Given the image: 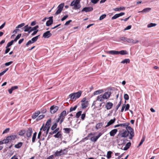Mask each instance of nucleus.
<instances>
[{"label": "nucleus", "instance_id": "obj_1", "mask_svg": "<svg viewBox=\"0 0 159 159\" xmlns=\"http://www.w3.org/2000/svg\"><path fill=\"white\" fill-rule=\"evenodd\" d=\"M129 134V139H132L134 136V134L133 129L130 127H126V130H125L123 132L119 134L118 136L121 137L126 138Z\"/></svg>", "mask_w": 159, "mask_h": 159}, {"label": "nucleus", "instance_id": "obj_2", "mask_svg": "<svg viewBox=\"0 0 159 159\" xmlns=\"http://www.w3.org/2000/svg\"><path fill=\"white\" fill-rule=\"evenodd\" d=\"M112 90H110V91L105 92L103 95H100L98 96L97 98V99H107L110 97Z\"/></svg>", "mask_w": 159, "mask_h": 159}, {"label": "nucleus", "instance_id": "obj_3", "mask_svg": "<svg viewBox=\"0 0 159 159\" xmlns=\"http://www.w3.org/2000/svg\"><path fill=\"white\" fill-rule=\"evenodd\" d=\"M82 92L80 90L77 92L74 93L69 95V98L71 99H76L79 98L81 95Z\"/></svg>", "mask_w": 159, "mask_h": 159}, {"label": "nucleus", "instance_id": "obj_4", "mask_svg": "<svg viewBox=\"0 0 159 159\" xmlns=\"http://www.w3.org/2000/svg\"><path fill=\"white\" fill-rule=\"evenodd\" d=\"M71 6H73L72 8L73 9L77 10L80 8L81 5L80 4V1L78 0H74L70 4Z\"/></svg>", "mask_w": 159, "mask_h": 159}, {"label": "nucleus", "instance_id": "obj_5", "mask_svg": "<svg viewBox=\"0 0 159 159\" xmlns=\"http://www.w3.org/2000/svg\"><path fill=\"white\" fill-rule=\"evenodd\" d=\"M67 148L61 149L60 151H57L54 154L55 157H59L64 154H66L67 153Z\"/></svg>", "mask_w": 159, "mask_h": 159}, {"label": "nucleus", "instance_id": "obj_6", "mask_svg": "<svg viewBox=\"0 0 159 159\" xmlns=\"http://www.w3.org/2000/svg\"><path fill=\"white\" fill-rule=\"evenodd\" d=\"M66 111H63L60 114V115L57 120V122L60 121V124H61L63 121L66 115Z\"/></svg>", "mask_w": 159, "mask_h": 159}, {"label": "nucleus", "instance_id": "obj_7", "mask_svg": "<svg viewBox=\"0 0 159 159\" xmlns=\"http://www.w3.org/2000/svg\"><path fill=\"white\" fill-rule=\"evenodd\" d=\"M64 5V3H61L57 7V10L56 11L55 14L57 15L60 13L63 10V7Z\"/></svg>", "mask_w": 159, "mask_h": 159}, {"label": "nucleus", "instance_id": "obj_8", "mask_svg": "<svg viewBox=\"0 0 159 159\" xmlns=\"http://www.w3.org/2000/svg\"><path fill=\"white\" fill-rule=\"evenodd\" d=\"M16 138V135H12L7 136L6 139V143H8L11 140H13Z\"/></svg>", "mask_w": 159, "mask_h": 159}, {"label": "nucleus", "instance_id": "obj_9", "mask_svg": "<svg viewBox=\"0 0 159 159\" xmlns=\"http://www.w3.org/2000/svg\"><path fill=\"white\" fill-rule=\"evenodd\" d=\"M43 129V131H44V133H45V136H47L48 133L49 129L50 127H48L47 126H46V125H45L44 127H43V125L41 128L40 129V130H41Z\"/></svg>", "mask_w": 159, "mask_h": 159}, {"label": "nucleus", "instance_id": "obj_10", "mask_svg": "<svg viewBox=\"0 0 159 159\" xmlns=\"http://www.w3.org/2000/svg\"><path fill=\"white\" fill-rule=\"evenodd\" d=\"M32 129L31 128H29L27 130L25 131L26 135L27 137H30L31 136L32 133Z\"/></svg>", "mask_w": 159, "mask_h": 159}, {"label": "nucleus", "instance_id": "obj_11", "mask_svg": "<svg viewBox=\"0 0 159 159\" xmlns=\"http://www.w3.org/2000/svg\"><path fill=\"white\" fill-rule=\"evenodd\" d=\"M58 107L57 106H52L50 108V112L52 114H54L58 110Z\"/></svg>", "mask_w": 159, "mask_h": 159}, {"label": "nucleus", "instance_id": "obj_12", "mask_svg": "<svg viewBox=\"0 0 159 159\" xmlns=\"http://www.w3.org/2000/svg\"><path fill=\"white\" fill-rule=\"evenodd\" d=\"M81 102L82 103V108L83 109L85 108L88 105V101L86 100H82Z\"/></svg>", "mask_w": 159, "mask_h": 159}, {"label": "nucleus", "instance_id": "obj_13", "mask_svg": "<svg viewBox=\"0 0 159 159\" xmlns=\"http://www.w3.org/2000/svg\"><path fill=\"white\" fill-rule=\"evenodd\" d=\"M49 20H47L46 23V25L47 26H49L52 24L53 22V17L51 16L49 18Z\"/></svg>", "mask_w": 159, "mask_h": 159}, {"label": "nucleus", "instance_id": "obj_14", "mask_svg": "<svg viewBox=\"0 0 159 159\" xmlns=\"http://www.w3.org/2000/svg\"><path fill=\"white\" fill-rule=\"evenodd\" d=\"M52 35V34L50 33V31H48L43 33V36L45 38H48L51 37Z\"/></svg>", "mask_w": 159, "mask_h": 159}, {"label": "nucleus", "instance_id": "obj_15", "mask_svg": "<svg viewBox=\"0 0 159 159\" xmlns=\"http://www.w3.org/2000/svg\"><path fill=\"white\" fill-rule=\"evenodd\" d=\"M126 42L131 43L133 44H135L136 43H138L139 42V41L138 40H134L132 39L127 38L126 39Z\"/></svg>", "mask_w": 159, "mask_h": 159}, {"label": "nucleus", "instance_id": "obj_16", "mask_svg": "<svg viewBox=\"0 0 159 159\" xmlns=\"http://www.w3.org/2000/svg\"><path fill=\"white\" fill-rule=\"evenodd\" d=\"M93 10V7H85L82 10V12L85 11V12H88L92 11Z\"/></svg>", "mask_w": 159, "mask_h": 159}, {"label": "nucleus", "instance_id": "obj_17", "mask_svg": "<svg viewBox=\"0 0 159 159\" xmlns=\"http://www.w3.org/2000/svg\"><path fill=\"white\" fill-rule=\"evenodd\" d=\"M118 130L117 129H114L111 130L109 133L111 136H114L117 133Z\"/></svg>", "mask_w": 159, "mask_h": 159}, {"label": "nucleus", "instance_id": "obj_18", "mask_svg": "<svg viewBox=\"0 0 159 159\" xmlns=\"http://www.w3.org/2000/svg\"><path fill=\"white\" fill-rule=\"evenodd\" d=\"M113 104L110 102H108L106 105V108L107 110H109L111 108Z\"/></svg>", "mask_w": 159, "mask_h": 159}, {"label": "nucleus", "instance_id": "obj_19", "mask_svg": "<svg viewBox=\"0 0 159 159\" xmlns=\"http://www.w3.org/2000/svg\"><path fill=\"white\" fill-rule=\"evenodd\" d=\"M24 28L25 29L24 31L25 32H28V34H30L31 32H30V31L31 30V27L29 26L28 25L25 26Z\"/></svg>", "mask_w": 159, "mask_h": 159}, {"label": "nucleus", "instance_id": "obj_20", "mask_svg": "<svg viewBox=\"0 0 159 159\" xmlns=\"http://www.w3.org/2000/svg\"><path fill=\"white\" fill-rule=\"evenodd\" d=\"M40 112L39 111H37L36 112L34 113L32 116V118L33 119H35L39 114Z\"/></svg>", "mask_w": 159, "mask_h": 159}, {"label": "nucleus", "instance_id": "obj_21", "mask_svg": "<svg viewBox=\"0 0 159 159\" xmlns=\"http://www.w3.org/2000/svg\"><path fill=\"white\" fill-rule=\"evenodd\" d=\"M116 119L114 118L113 119L111 120L107 123V125L105 126V128L110 125L113 124L115 121Z\"/></svg>", "mask_w": 159, "mask_h": 159}, {"label": "nucleus", "instance_id": "obj_22", "mask_svg": "<svg viewBox=\"0 0 159 159\" xmlns=\"http://www.w3.org/2000/svg\"><path fill=\"white\" fill-rule=\"evenodd\" d=\"M104 92V90L103 89H99L98 90L94 91L93 93V94L94 95H96L99 94H101L103 93Z\"/></svg>", "mask_w": 159, "mask_h": 159}, {"label": "nucleus", "instance_id": "obj_23", "mask_svg": "<svg viewBox=\"0 0 159 159\" xmlns=\"http://www.w3.org/2000/svg\"><path fill=\"white\" fill-rule=\"evenodd\" d=\"M107 52L111 54H119V51L114 50L109 51Z\"/></svg>", "mask_w": 159, "mask_h": 159}, {"label": "nucleus", "instance_id": "obj_24", "mask_svg": "<svg viewBox=\"0 0 159 159\" xmlns=\"http://www.w3.org/2000/svg\"><path fill=\"white\" fill-rule=\"evenodd\" d=\"M103 123L101 122L97 124L96 125V128L97 129H100L103 125Z\"/></svg>", "mask_w": 159, "mask_h": 159}, {"label": "nucleus", "instance_id": "obj_25", "mask_svg": "<svg viewBox=\"0 0 159 159\" xmlns=\"http://www.w3.org/2000/svg\"><path fill=\"white\" fill-rule=\"evenodd\" d=\"M131 143L130 142H128L126 144L125 147L124 148V150H126L128 148H129V147L131 145Z\"/></svg>", "mask_w": 159, "mask_h": 159}, {"label": "nucleus", "instance_id": "obj_26", "mask_svg": "<svg viewBox=\"0 0 159 159\" xmlns=\"http://www.w3.org/2000/svg\"><path fill=\"white\" fill-rule=\"evenodd\" d=\"M120 124V126H123V127H129L128 126L129 125V123H125L123 124Z\"/></svg>", "mask_w": 159, "mask_h": 159}, {"label": "nucleus", "instance_id": "obj_27", "mask_svg": "<svg viewBox=\"0 0 159 159\" xmlns=\"http://www.w3.org/2000/svg\"><path fill=\"white\" fill-rule=\"evenodd\" d=\"M22 145V142H19L15 145V147L17 148H19L21 147Z\"/></svg>", "mask_w": 159, "mask_h": 159}, {"label": "nucleus", "instance_id": "obj_28", "mask_svg": "<svg viewBox=\"0 0 159 159\" xmlns=\"http://www.w3.org/2000/svg\"><path fill=\"white\" fill-rule=\"evenodd\" d=\"M61 136L62 135L60 132H58L54 135V137L56 138H61Z\"/></svg>", "mask_w": 159, "mask_h": 159}, {"label": "nucleus", "instance_id": "obj_29", "mask_svg": "<svg viewBox=\"0 0 159 159\" xmlns=\"http://www.w3.org/2000/svg\"><path fill=\"white\" fill-rule=\"evenodd\" d=\"M63 130L64 131L65 133L69 134L70 131L71 129L70 128H64L63 129Z\"/></svg>", "mask_w": 159, "mask_h": 159}, {"label": "nucleus", "instance_id": "obj_30", "mask_svg": "<svg viewBox=\"0 0 159 159\" xmlns=\"http://www.w3.org/2000/svg\"><path fill=\"white\" fill-rule=\"evenodd\" d=\"M39 36V35H38L32 38L31 39V41H32V43H33L34 42H35L36 41H37Z\"/></svg>", "mask_w": 159, "mask_h": 159}, {"label": "nucleus", "instance_id": "obj_31", "mask_svg": "<svg viewBox=\"0 0 159 159\" xmlns=\"http://www.w3.org/2000/svg\"><path fill=\"white\" fill-rule=\"evenodd\" d=\"M151 8H146L143 9L142 11H141V12H149L151 10Z\"/></svg>", "mask_w": 159, "mask_h": 159}, {"label": "nucleus", "instance_id": "obj_32", "mask_svg": "<svg viewBox=\"0 0 159 159\" xmlns=\"http://www.w3.org/2000/svg\"><path fill=\"white\" fill-rule=\"evenodd\" d=\"M39 28L38 25H36L34 27H31V30L30 31V32H31L33 31H36L37 30V29Z\"/></svg>", "mask_w": 159, "mask_h": 159}, {"label": "nucleus", "instance_id": "obj_33", "mask_svg": "<svg viewBox=\"0 0 159 159\" xmlns=\"http://www.w3.org/2000/svg\"><path fill=\"white\" fill-rule=\"evenodd\" d=\"M51 118L48 120L45 124V125H46V126H47L48 127L49 126L50 127V123H51Z\"/></svg>", "mask_w": 159, "mask_h": 159}, {"label": "nucleus", "instance_id": "obj_34", "mask_svg": "<svg viewBox=\"0 0 159 159\" xmlns=\"http://www.w3.org/2000/svg\"><path fill=\"white\" fill-rule=\"evenodd\" d=\"M128 54V52L125 50H121L120 51H119V54L121 55H126Z\"/></svg>", "mask_w": 159, "mask_h": 159}, {"label": "nucleus", "instance_id": "obj_35", "mask_svg": "<svg viewBox=\"0 0 159 159\" xmlns=\"http://www.w3.org/2000/svg\"><path fill=\"white\" fill-rule=\"evenodd\" d=\"M130 62V60L129 59H125L124 60H123L121 63H122L125 64V63H129Z\"/></svg>", "mask_w": 159, "mask_h": 159}, {"label": "nucleus", "instance_id": "obj_36", "mask_svg": "<svg viewBox=\"0 0 159 159\" xmlns=\"http://www.w3.org/2000/svg\"><path fill=\"white\" fill-rule=\"evenodd\" d=\"M25 133V130H21L19 132V135L20 136H23Z\"/></svg>", "mask_w": 159, "mask_h": 159}, {"label": "nucleus", "instance_id": "obj_37", "mask_svg": "<svg viewBox=\"0 0 159 159\" xmlns=\"http://www.w3.org/2000/svg\"><path fill=\"white\" fill-rule=\"evenodd\" d=\"M21 36V34H19L17 35L16 36V37L15 38L14 40H13L14 42H16L20 38Z\"/></svg>", "mask_w": 159, "mask_h": 159}, {"label": "nucleus", "instance_id": "obj_38", "mask_svg": "<svg viewBox=\"0 0 159 159\" xmlns=\"http://www.w3.org/2000/svg\"><path fill=\"white\" fill-rule=\"evenodd\" d=\"M14 41L13 40H12L10 42L8 43L7 45V48H9V47L12 45Z\"/></svg>", "mask_w": 159, "mask_h": 159}, {"label": "nucleus", "instance_id": "obj_39", "mask_svg": "<svg viewBox=\"0 0 159 159\" xmlns=\"http://www.w3.org/2000/svg\"><path fill=\"white\" fill-rule=\"evenodd\" d=\"M112 153V152L111 151H109L107 152V158L109 159L111 157V154Z\"/></svg>", "mask_w": 159, "mask_h": 159}, {"label": "nucleus", "instance_id": "obj_40", "mask_svg": "<svg viewBox=\"0 0 159 159\" xmlns=\"http://www.w3.org/2000/svg\"><path fill=\"white\" fill-rule=\"evenodd\" d=\"M90 140L93 142H95L97 140V139L96 136H93L91 137L90 139Z\"/></svg>", "mask_w": 159, "mask_h": 159}, {"label": "nucleus", "instance_id": "obj_41", "mask_svg": "<svg viewBox=\"0 0 159 159\" xmlns=\"http://www.w3.org/2000/svg\"><path fill=\"white\" fill-rule=\"evenodd\" d=\"M82 113V111H80L78 112L76 114V117L77 118H79L80 116H81Z\"/></svg>", "mask_w": 159, "mask_h": 159}, {"label": "nucleus", "instance_id": "obj_42", "mask_svg": "<svg viewBox=\"0 0 159 159\" xmlns=\"http://www.w3.org/2000/svg\"><path fill=\"white\" fill-rule=\"evenodd\" d=\"M156 24L155 23H151L150 24H149L148 25L147 27L148 28H150L151 27L155 26L156 25Z\"/></svg>", "mask_w": 159, "mask_h": 159}, {"label": "nucleus", "instance_id": "obj_43", "mask_svg": "<svg viewBox=\"0 0 159 159\" xmlns=\"http://www.w3.org/2000/svg\"><path fill=\"white\" fill-rule=\"evenodd\" d=\"M8 68H6L5 70L2 72L0 73V77L3 75L8 70Z\"/></svg>", "mask_w": 159, "mask_h": 159}, {"label": "nucleus", "instance_id": "obj_44", "mask_svg": "<svg viewBox=\"0 0 159 159\" xmlns=\"http://www.w3.org/2000/svg\"><path fill=\"white\" fill-rule=\"evenodd\" d=\"M57 124L56 123H55L52 126V127L51 128V129L52 130H54L56 128V127H57Z\"/></svg>", "mask_w": 159, "mask_h": 159}, {"label": "nucleus", "instance_id": "obj_45", "mask_svg": "<svg viewBox=\"0 0 159 159\" xmlns=\"http://www.w3.org/2000/svg\"><path fill=\"white\" fill-rule=\"evenodd\" d=\"M25 25V23H22L20 25H19L17 26L16 27V28H20L23 26H24Z\"/></svg>", "mask_w": 159, "mask_h": 159}, {"label": "nucleus", "instance_id": "obj_46", "mask_svg": "<svg viewBox=\"0 0 159 159\" xmlns=\"http://www.w3.org/2000/svg\"><path fill=\"white\" fill-rule=\"evenodd\" d=\"M77 107V106L76 105L74 106V107H71L70 109V111H73L75 110Z\"/></svg>", "mask_w": 159, "mask_h": 159}, {"label": "nucleus", "instance_id": "obj_47", "mask_svg": "<svg viewBox=\"0 0 159 159\" xmlns=\"http://www.w3.org/2000/svg\"><path fill=\"white\" fill-rule=\"evenodd\" d=\"M106 15L105 14H103V15H101L99 18V20H101L103 19L106 17Z\"/></svg>", "mask_w": 159, "mask_h": 159}, {"label": "nucleus", "instance_id": "obj_48", "mask_svg": "<svg viewBox=\"0 0 159 159\" xmlns=\"http://www.w3.org/2000/svg\"><path fill=\"white\" fill-rule=\"evenodd\" d=\"M119 17L117 14H116L114 16L111 18V20H113L114 19H115Z\"/></svg>", "mask_w": 159, "mask_h": 159}, {"label": "nucleus", "instance_id": "obj_49", "mask_svg": "<svg viewBox=\"0 0 159 159\" xmlns=\"http://www.w3.org/2000/svg\"><path fill=\"white\" fill-rule=\"evenodd\" d=\"M127 38L124 37H122L120 38L121 40L125 42H126Z\"/></svg>", "mask_w": 159, "mask_h": 159}, {"label": "nucleus", "instance_id": "obj_50", "mask_svg": "<svg viewBox=\"0 0 159 159\" xmlns=\"http://www.w3.org/2000/svg\"><path fill=\"white\" fill-rule=\"evenodd\" d=\"M121 103V102L120 100L116 107V110H117L118 109L119 107H120Z\"/></svg>", "mask_w": 159, "mask_h": 159}, {"label": "nucleus", "instance_id": "obj_51", "mask_svg": "<svg viewBox=\"0 0 159 159\" xmlns=\"http://www.w3.org/2000/svg\"><path fill=\"white\" fill-rule=\"evenodd\" d=\"M86 113H83L81 115V119L82 120H84L85 117Z\"/></svg>", "mask_w": 159, "mask_h": 159}, {"label": "nucleus", "instance_id": "obj_52", "mask_svg": "<svg viewBox=\"0 0 159 159\" xmlns=\"http://www.w3.org/2000/svg\"><path fill=\"white\" fill-rule=\"evenodd\" d=\"M13 63V61H11L5 63V65L6 66H7L10 65Z\"/></svg>", "mask_w": 159, "mask_h": 159}, {"label": "nucleus", "instance_id": "obj_53", "mask_svg": "<svg viewBox=\"0 0 159 159\" xmlns=\"http://www.w3.org/2000/svg\"><path fill=\"white\" fill-rule=\"evenodd\" d=\"M68 17V15H66L65 16H64L61 19V20L62 21H63L65 20H66L67 17Z\"/></svg>", "mask_w": 159, "mask_h": 159}, {"label": "nucleus", "instance_id": "obj_54", "mask_svg": "<svg viewBox=\"0 0 159 159\" xmlns=\"http://www.w3.org/2000/svg\"><path fill=\"white\" fill-rule=\"evenodd\" d=\"M10 129L9 128H7L3 132L2 134L8 133Z\"/></svg>", "mask_w": 159, "mask_h": 159}, {"label": "nucleus", "instance_id": "obj_55", "mask_svg": "<svg viewBox=\"0 0 159 159\" xmlns=\"http://www.w3.org/2000/svg\"><path fill=\"white\" fill-rule=\"evenodd\" d=\"M72 21V20H69L67 21L65 24V25H68Z\"/></svg>", "mask_w": 159, "mask_h": 159}, {"label": "nucleus", "instance_id": "obj_56", "mask_svg": "<svg viewBox=\"0 0 159 159\" xmlns=\"http://www.w3.org/2000/svg\"><path fill=\"white\" fill-rule=\"evenodd\" d=\"M6 49L5 51V53L7 54L9 52L10 50V49L8 48H7V46H6Z\"/></svg>", "mask_w": 159, "mask_h": 159}, {"label": "nucleus", "instance_id": "obj_57", "mask_svg": "<svg viewBox=\"0 0 159 159\" xmlns=\"http://www.w3.org/2000/svg\"><path fill=\"white\" fill-rule=\"evenodd\" d=\"M124 98L125 99H129V96L127 94H125L124 95Z\"/></svg>", "mask_w": 159, "mask_h": 159}, {"label": "nucleus", "instance_id": "obj_58", "mask_svg": "<svg viewBox=\"0 0 159 159\" xmlns=\"http://www.w3.org/2000/svg\"><path fill=\"white\" fill-rule=\"evenodd\" d=\"M18 86H12L11 87V89H12V90L13 91L15 89H18Z\"/></svg>", "mask_w": 159, "mask_h": 159}, {"label": "nucleus", "instance_id": "obj_59", "mask_svg": "<svg viewBox=\"0 0 159 159\" xmlns=\"http://www.w3.org/2000/svg\"><path fill=\"white\" fill-rule=\"evenodd\" d=\"M32 43V41H31V40H29L27 42V43H26V46H28L30 44H32V43Z\"/></svg>", "mask_w": 159, "mask_h": 159}, {"label": "nucleus", "instance_id": "obj_60", "mask_svg": "<svg viewBox=\"0 0 159 159\" xmlns=\"http://www.w3.org/2000/svg\"><path fill=\"white\" fill-rule=\"evenodd\" d=\"M59 128H57L54 131H53L52 132V134H55L57 132H58L59 130Z\"/></svg>", "mask_w": 159, "mask_h": 159}, {"label": "nucleus", "instance_id": "obj_61", "mask_svg": "<svg viewBox=\"0 0 159 159\" xmlns=\"http://www.w3.org/2000/svg\"><path fill=\"white\" fill-rule=\"evenodd\" d=\"M39 31L38 30H37L36 31H34V32L31 34L32 36H33L36 34V33Z\"/></svg>", "mask_w": 159, "mask_h": 159}, {"label": "nucleus", "instance_id": "obj_62", "mask_svg": "<svg viewBox=\"0 0 159 159\" xmlns=\"http://www.w3.org/2000/svg\"><path fill=\"white\" fill-rule=\"evenodd\" d=\"M99 1V0H91V2L93 4H96Z\"/></svg>", "mask_w": 159, "mask_h": 159}, {"label": "nucleus", "instance_id": "obj_63", "mask_svg": "<svg viewBox=\"0 0 159 159\" xmlns=\"http://www.w3.org/2000/svg\"><path fill=\"white\" fill-rule=\"evenodd\" d=\"M125 14V13L123 12H121L119 14H117V15H118V17H119L120 16H122L124 15Z\"/></svg>", "mask_w": 159, "mask_h": 159}, {"label": "nucleus", "instance_id": "obj_64", "mask_svg": "<svg viewBox=\"0 0 159 159\" xmlns=\"http://www.w3.org/2000/svg\"><path fill=\"white\" fill-rule=\"evenodd\" d=\"M54 158L53 155H52L49 156L46 159H53Z\"/></svg>", "mask_w": 159, "mask_h": 159}]
</instances>
